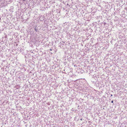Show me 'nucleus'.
Instances as JSON below:
<instances>
[{
  "label": "nucleus",
  "instance_id": "obj_4",
  "mask_svg": "<svg viewBox=\"0 0 127 127\" xmlns=\"http://www.w3.org/2000/svg\"><path fill=\"white\" fill-rule=\"evenodd\" d=\"M112 95H111V96H112Z\"/></svg>",
  "mask_w": 127,
  "mask_h": 127
},
{
  "label": "nucleus",
  "instance_id": "obj_5",
  "mask_svg": "<svg viewBox=\"0 0 127 127\" xmlns=\"http://www.w3.org/2000/svg\"><path fill=\"white\" fill-rule=\"evenodd\" d=\"M0 19H1V18H0Z\"/></svg>",
  "mask_w": 127,
  "mask_h": 127
},
{
  "label": "nucleus",
  "instance_id": "obj_3",
  "mask_svg": "<svg viewBox=\"0 0 127 127\" xmlns=\"http://www.w3.org/2000/svg\"><path fill=\"white\" fill-rule=\"evenodd\" d=\"M50 51H51L52 50V49H50Z\"/></svg>",
  "mask_w": 127,
  "mask_h": 127
},
{
  "label": "nucleus",
  "instance_id": "obj_1",
  "mask_svg": "<svg viewBox=\"0 0 127 127\" xmlns=\"http://www.w3.org/2000/svg\"><path fill=\"white\" fill-rule=\"evenodd\" d=\"M35 31H36V32H37V29H35Z\"/></svg>",
  "mask_w": 127,
  "mask_h": 127
},
{
  "label": "nucleus",
  "instance_id": "obj_2",
  "mask_svg": "<svg viewBox=\"0 0 127 127\" xmlns=\"http://www.w3.org/2000/svg\"><path fill=\"white\" fill-rule=\"evenodd\" d=\"M113 101H111V102L112 103H113Z\"/></svg>",
  "mask_w": 127,
  "mask_h": 127
}]
</instances>
